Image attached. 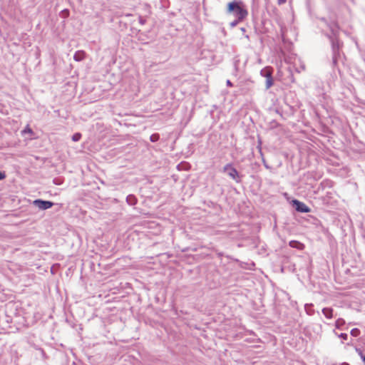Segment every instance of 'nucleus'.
<instances>
[{
    "mask_svg": "<svg viewBox=\"0 0 365 365\" xmlns=\"http://www.w3.org/2000/svg\"><path fill=\"white\" fill-rule=\"evenodd\" d=\"M33 203L36 207L42 210H47L51 207L53 205V203L51 201L43 200L40 199L35 200Z\"/></svg>",
    "mask_w": 365,
    "mask_h": 365,
    "instance_id": "4",
    "label": "nucleus"
},
{
    "mask_svg": "<svg viewBox=\"0 0 365 365\" xmlns=\"http://www.w3.org/2000/svg\"><path fill=\"white\" fill-rule=\"evenodd\" d=\"M321 21L322 23L327 24V27L329 29V30L331 31V32L333 35L335 36L336 34V33L338 32V30H339V26L335 22L332 21V22L329 23L324 19H322Z\"/></svg>",
    "mask_w": 365,
    "mask_h": 365,
    "instance_id": "6",
    "label": "nucleus"
},
{
    "mask_svg": "<svg viewBox=\"0 0 365 365\" xmlns=\"http://www.w3.org/2000/svg\"><path fill=\"white\" fill-rule=\"evenodd\" d=\"M356 351L358 353V354L361 356V359H362V356H364L361 351L359 349H356Z\"/></svg>",
    "mask_w": 365,
    "mask_h": 365,
    "instance_id": "18",
    "label": "nucleus"
},
{
    "mask_svg": "<svg viewBox=\"0 0 365 365\" xmlns=\"http://www.w3.org/2000/svg\"><path fill=\"white\" fill-rule=\"evenodd\" d=\"M138 20H139V23L141 24V25H144L145 24V19H143L142 16H139L138 17Z\"/></svg>",
    "mask_w": 365,
    "mask_h": 365,
    "instance_id": "17",
    "label": "nucleus"
},
{
    "mask_svg": "<svg viewBox=\"0 0 365 365\" xmlns=\"http://www.w3.org/2000/svg\"><path fill=\"white\" fill-rule=\"evenodd\" d=\"M223 172L226 173L227 175L236 182H239V173L232 166V164H227L223 168Z\"/></svg>",
    "mask_w": 365,
    "mask_h": 365,
    "instance_id": "3",
    "label": "nucleus"
},
{
    "mask_svg": "<svg viewBox=\"0 0 365 365\" xmlns=\"http://www.w3.org/2000/svg\"><path fill=\"white\" fill-rule=\"evenodd\" d=\"M345 324V321L343 319H338L335 322V326L337 329H340Z\"/></svg>",
    "mask_w": 365,
    "mask_h": 365,
    "instance_id": "11",
    "label": "nucleus"
},
{
    "mask_svg": "<svg viewBox=\"0 0 365 365\" xmlns=\"http://www.w3.org/2000/svg\"><path fill=\"white\" fill-rule=\"evenodd\" d=\"M5 178H6V175L4 173L0 171V180L4 179Z\"/></svg>",
    "mask_w": 365,
    "mask_h": 365,
    "instance_id": "19",
    "label": "nucleus"
},
{
    "mask_svg": "<svg viewBox=\"0 0 365 365\" xmlns=\"http://www.w3.org/2000/svg\"><path fill=\"white\" fill-rule=\"evenodd\" d=\"M85 57V53L83 51H78L75 53L73 56V58L76 61H80L83 60Z\"/></svg>",
    "mask_w": 365,
    "mask_h": 365,
    "instance_id": "8",
    "label": "nucleus"
},
{
    "mask_svg": "<svg viewBox=\"0 0 365 365\" xmlns=\"http://www.w3.org/2000/svg\"><path fill=\"white\" fill-rule=\"evenodd\" d=\"M81 138V134L80 133H76L73 135L72 140L74 142H77V141L80 140Z\"/></svg>",
    "mask_w": 365,
    "mask_h": 365,
    "instance_id": "13",
    "label": "nucleus"
},
{
    "mask_svg": "<svg viewBox=\"0 0 365 365\" xmlns=\"http://www.w3.org/2000/svg\"><path fill=\"white\" fill-rule=\"evenodd\" d=\"M227 85L229 86H232V83H231V81L230 80H227Z\"/></svg>",
    "mask_w": 365,
    "mask_h": 365,
    "instance_id": "20",
    "label": "nucleus"
},
{
    "mask_svg": "<svg viewBox=\"0 0 365 365\" xmlns=\"http://www.w3.org/2000/svg\"><path fill=\"white\" fill-rule=\"evenodd\" d=\"M293 204L295 205L297 211L307 213L310 211V209L304 203L297 200H293Z\"/></svg>",
    "mask_w": 365,
    "mask_h": 365,
    "instance_id": "5",
    "label": "nucleus"
},
{
    "mask_svg": "<svg viewBox=\"0 0 365 365\" xmlns=\"http://www.w3.org/2000/svg\"><path fill=\"white\" fill-rule=\"evenodd\" d=\"M309 306V304H305V308L307 309V307ZM309 306H312V304H309Z\"/></svg>",
    "mask_w": 365,
    "mask_h": 365,
    "instance_id": "22",
    "label": "nucleus"
},
{
    "mask_svg": "<svg viewBox=\"0 0 365 365\" xmlns=\"http://www.w3.org/2000/svg\"><path fill=\"white\" fill-rule=\"evenodd\" d=\"M240 21H238L237 19H236L235 21L230 22V27L231 28H233L235 27V26H237V24L240 22Z\"/></svg>",
    "mask_w": 365,
    "mask_h": 365,
    "instance_id": "15",
    "label": "nucleus"
},
{
    "mask_svg": "<svg viewBox=\"0 0 365 365\" xmlns=\"http://www.w3.org/2000/svg\"><path fill=\"white\" fill-rule=\"evenodd\" d=\"M362 361H363V362L365 364V356H362Z\"/></svg>",
    "mask_w": 365,
    "mask_h": 365,
    "instance_id": "21",
    "label": "nucleus"
},
{
    "mask_svg": "<svg viewBox=\"0 0 365 365\" xmlns=\"http://www.w3.org/2000/svg\"><path fill=\"white\" fill-rule=\"evenodd\" d=\"M345 365H348V364H345Z\"/></svg>",
    "mask_w": 365,
    "mask_h": 365,
    "instance_id": "23",
    "label": "nucleus"
},
{
    "mask_svg": "<svg viewBox=\"0 0 365 365\" xmlns=\"http://www.w3.org/2000/svg\"><path fill=\"white\" fill-rule=\"evenodd\" d=\"M126 201L130 205H134L136 204V197L133 195H129L126 197Z\"/></svg>",
    "mask_w": 365,
    "mask_h": 365,
    "instance_id": "10",
    "label": "nucleus"
},
{
    "mask_svg": "<svg viewBox=\"0 0 365 365\" xmlns=\"http://www.w3.org/2000/svg\"><path fill=\"white\" fill-rule=\"evenodd\" d=\"M322 313L327 318L331 319L332 318L333 309L329 307H326L322 309Z\"/></svg>",
    "mask_w": 365,
    "mask_h": 365,
    "instance_id": "9",
    "label": "nucleus"
},
{
    "mask_svg": "<svg viewBox=\"0 0 365 365\" xmlns=\"http://www.w3.org/2000/svg\"><path fill=\"white\" fill-rule=\"evenodd\" d=\"M272 71L271 67H265L260 71V75L266 78V89H269L273 85Z\"/></svg>",
    "mask_w": 365,
    "mask_h": 365,
    "instance_id": "2",
    "label": "nucleus"
},
{
    "mask_svg": "<svg viewBox=\"0 0 365 365\" xmlns=\"http://www.w3.org/2000/svg\"><path fill=\"white\" fill-rule=\"evenodd\" d=\"M289 244L291 247L297 248L298 250H302L304 247V245L297 240H292Z\"/></svg>",
    "mask_w": 365,
    "mask_h": 365,
    "instance_id": "7",
    "label": "nucleus"
},
{
    "mask_svg": "<svg viewBox=\"0 0 365 365\" xmlns=\"http://www.w3.org/2000/svg\"><path fill=\"white\" fill-rule=\"evenodd\" d=\"M227 11L232 13L238 21H242L247 15V11L241 6L240 2L232 1L228 4Z\"/></svg>",
    "mask_w": 365,
    "mask_h": 365,
    "instance_id": "1",
    "label": "nucleus"
},
{
    "mask_svg": "<svg viewBox=\"0 0 365 365\" xmlns=\"http://www.w3.org/2000/svg\"><path fill=\"white\" fill-rule=\"evenodd\" d=\"M339 337H340V338H341V339H344V340H346V339H347V338H348V334H346V333H341V334H340L339 335Z\"/></svg>",
    "mask_w": 365,
    "mask_h": 365,
    "instance_id": "16",
    "label": "nucleus"
},
{
    "mask_svg": "<svg viewBox=\"0 0 365 365\" xmlns=\"http://www.w3.org/2000/svg\"><path fill=\"white\" fill-rule=\"evenodd\" d=\"M351 334L353 336H358L360 334V330L357 328L352 329L351 330Z\"/></svg>",
    "mask_w": 365,
    "mask_h": 365,
    "instance_id": "14",
    "label": "nucleus"
},
{
    "mask_svg": "<svg viewBox=\"0 0 365 365\" xmlns=\"http://www.w3.org/2000/svg\"><path fill=\"white\" fill-rule=\"evenodd\" d=\"M160 138V135L158 133L152 134L150 137V140L151 142H157Z\"/></svg>",
    "mask_w": 365,
    "mask_h": 365,
    "instance_id": "12",
    "label": "nucleus"
}]
</instances>
